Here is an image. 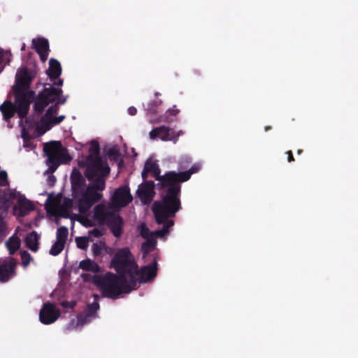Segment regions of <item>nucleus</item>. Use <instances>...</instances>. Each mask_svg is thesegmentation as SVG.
Wrapping results in <instances>:
<instances>
[{
  "mask_svg": "<svg viewBox=\"0 0 358 358\" xmlns=\"http://www.w3.org/2000/svg\"><path fill=\"white\" fill-rule=\"evenodd\" d=\"M111 266L118 275L108 272L96 280L104 296L115 299L120 294H128L136 289L137 280L133 275L136 262L129 248H121L115 254Z\"/></svg>",
  "mask_w": 358,
  "mask_h": 358,
  "instance_id": "nucleus-1",
  "label": "nucleus"
},
{
  "mask_svg": "<svg viewBox=\"0 0 358 358\" xmlns=\"http://www.w3.org/2000/svg\"><path fill=\"white\" fill-rule=\"evenodd\" d=\"M199 169L200 166L195 164L185 171H168L164 175L163 181L157 184L158 189L166 188L161 201H155L152 207L158 224L174 217L176 213L181 209L180 184L189 180L192 175L197 173Z\"/></svg>",
  "mask_w": 358,
  "mask_h": 358,
  "instance_id": "nucleus-2",
  "label": "nucleus"
},
{
  "mask_svg": "<svg viewBox=\"0 0 358 358\" xmlns=\"http://www.w3.org/2000/svg\"><path fill=\"white\" fill-rule=\"evenodd\" d=\"M62 88L54 87L50 84H45V88L38 92L33 104V111L35 115H41L45 108L52 103L40 119L41 125L38 127V129L41 130V134L55 126L51 120V116L58 113L59 106L64 104L68 99V96H64Z\"/></svg>",
  "mask_w": 358,
  "mask_h": 358,
  "instance_id": "nucleus-3",
  "label": "nucleus"
},
{
  "mask_svg": "<svg viewBox=\"0 0 358 358\" xmlns=\"http://www.w3.org/2000/svg\"><path fill=\"white\" fill-rule=\"evenodd\" d=\"M36 76V71L28 68L22 69L16 75L13 91L19 108V117L21 119L27 117L31 103H34L37 97L38 94L30 90L31 83Z\"/></svg>",
  "mask_w": 358,
  "mask_h": 358,
  "instance_id": "nucleus-4",
  "label": "nucleus"
},
{
  "mask_svg": "<svg viewBox=\"0 0 358 358\" xmlns=\"http://www.w3.org/2000/svg\"><path fill=\"white\" fill-rule=\"evenodd\" d=\"M109 173L107 170L103 172H94L92 177H90L87 171H85V176L91 182V185L85 187L82 195L76 199L80 213H86L94 203L101 199L102 194L99 192L105 189L106 180Z\"/></svg>",
  "mask_w": 358,
  "mask_h": 358,
  "instance_id": "nucleus-5",
  "label": "nucleus"
},
{
  "mask_svg": "<svg viewBox=\"0 0 358 358\" xmlns=\"http://www.w3.org/2000/svg\"><path fill=\"white\" fill-rule=\"evenodd\" d=\"M43 152L48 157L50 169L54 171L60 164H67L71 160L66 149L62 148L60 141H50L45 143Z\"/></svg>",
  "mask_w": 358,
  "mask_h": 358,
  "instance_id": "nucleus-6",
  "label": "nucleus"
},
{
  "mask_svg": "<svg viewBox=\"0 0 358 358\" xmlns=\"http://www.w3.org/2000/svg\"><path fill=\"white\" fill-rule=\"evenodd\" d=\"M89 152L90 154L86 159L85 168V171H87L88 176L92 177L94 172H103L106 170L110 173V167L108 165H103L102 163L98 141L95 140H92L91 141Z\"/></svg>",
  "mask_w": 358,
  "mask_h": 358,
  "instance_id": "nucleus-7",
  "label": "nucleus"
},
{
  "mask_svg": "<svg viewBox=\"0 0 358 358\" xmlns=\"http://www.w3.org/2000/svg\"><path fill=\"white\" fill-rule=\"evenodd\" d=\"M153 262L140 270H138V265L136 264V268L134 271V276L139 283H145L152 280L157 274V255H153Z\"/></svg>",
  "mask_w": 358,
  "mask_h": 358,
  "instance_id": "nucleus-8",
  "label": "nucleus"
},
{
  "mask_svg": "<svg viewBox=\"0 0 358 358\" xmlns=\"http://www.w3.org/2000/svg\"><path fill=\"white\" fill-rule=\"evenodd\" d=\"M16 260L11 257L0 259V282H6L16 274Z\"/></svg>",
  "mask_w": 358,
  "mask_h": 358,
  "instance_id": "nucleus-9",
  "label": "nucleus"
},
{
  "mask_svg": "<svg viewBox=\"0 0 358 358\" xmlns=\"http://www.w3.org/2000/svg\"><path fill=\"white\" fill-rule=\"evenodd\" d=\"M62 69L59 62L54 58H51L49 60V68L46 71V73L48 76L50 80L52 83H49L54 87L61 88L64 84L63 79L60 78ZM46 83L43 85L45 86Z\"/></svg>",
  "mask_w": 358,
  "mask_h": 358,
  "instance_id": "nucleus-10",
  "label": "nucleus"
},
{
  "mask_svg": "<svg viewBox=\"0 0 358 358\" xmlns=\"http://www.w3.org/2000/svg\"><path fill=\"white\" fill-rule=\"evenodd\" d=\"M59 316V310L57 309L55 304L50 302L45 303L39 313L40 321L44 324H50L55 322Z\"/></svg>",
  "mask_w": 358,
  "mask_h": 358,
  "instance_id": "nucleus-11",
  "label": "nucleus"
},
{
  "mask_svg": "<svg viewBox=\"0 0 358 358\" xmlns=\"http://www.w3.org/2000/svg\"><path fill=\"white\" fill-rule=\"evenodd\" d=\"M71 192L73 197L76 199L83 194L86 186V181L80 171L74 168L71 174Z\"/></svg>",
  "mask_w": 358,
  "mask_h": 358,
  "instance_id": "nucleus-12",
  "label": "nucleus"
},
{
  "mask_svg": "<svg viewBox=\"0 0 358 358\" xmlns=\"http://www.w3.org/2000/svg\"><path fill=\"white\" fill-rule=\"evenodd\" d=\"M157 185L152 180L145 181L142 183L136 191L137 196L144 204L150 203L155 195V187Z\"/></svg>",
  "mask_w": 358,
  "mask_h": 358,
  "instance_id": "nucleus-13",
  "label": "nucleus"
},
{
  "mask_svg": "<svg viewBox=\"0 0 358 358\" xmlns=\"http://www.w3.org/2000/svg\"><path fill=\"white\" fill-rule=\"evenodd\" d=\"M16 196L15 197V201L17 200V205L13 206V211L15 213H18V215L21 217H24L27 215L29 212L34 210V206L28 200L24 195L17 192L16 191H13Z\"/></svg>",
  "mask_w": 358,
  "mask_h": 358,
  "instance_id": "nucleus-14",
  "label": "nucleus"
},
{
  "mask_svg": "<svg viewBox=\"0 0 358 358\" xmlns=\"http://www.w3.org/2000/svg\"><path fill=\"white\" fill-rule=\"evenodd\" d=\"M112 199L115 205L124 207L132 201L133 196L130 193L129 187L127 185H123L115 191Z\"/></svg>",
  "mask_w": 358,
  "mask_h": 358,
  "instance_id": "nucleus-15",
  "label": "nucleus"
},
{
  "mask_svg": "<svg viewBox=\"0 0 358 358\" xmlns=\"http://www.w3.org/2000/svg\"><path fill=\"white\" fill-rule=\"evenodd\" d=\"M181 131L177 135L175 134L174 131H171V129L166 126H161L153 129L150 132V137L152 139L159 138L164 141H172L176 142Z\"/></svg>",
  "mask_w": 358,
  "mask_h": 358,
  "instance_id": "nucleus-16",
  "label": "nucleus"
},
{
  "mask_svg": "<svg viewBox=\"0 0 358 358\" xmlns=\"http://www.w3.org/2000/svg\"><path fill=\"white\" fill-rule=\"evenodd\" d=\"M149 173H152L159 182H162L164 180V175H160L161 170L158 164L151 159H148L144 164L143 170L141 173L142 178L145 180Z\"/></svg>",
  "mask_w": 358,
  "mask_h": 358,
  "instance_id": "nucleus-17",
  "label": "nucleus"
},
{
  "mask_svg": "<svg viewBox=\"0 0 358 358\" xmlns=\"http://www.w3.org/2000/svg\"><path fill=\"white\" fill-rule=\"evenodd\" d=\"M123 224V220L119 215H111L107 219V225L116 238H119L122 234Z\"/></svg>",
  "mask_w": 358,
  "mask_h": 358,
  "instance_id": "nucleus-18",
  "label": "nucleus"
},
{
  "mask_svg": "<svg viewBox=\"0 0 358 358\" xmlns=\"http://www.w3.org/2000/svg\"><path fill=\"white\" fill-rule=\"evenodd\" d=\"M16 194L12 191H6L0 189V210L2 213H7L8 209L10 208Z\"/></svg>",
  "mask_w": 358,
  "mask_h": 358,
  "instance_id": "nucleus-19",
  "label": "nucleus"
},
{
  "mask_svg": "<svg viewBox=\"0 0 358 358\" xmlns=\"http://www.w3.org/2000/svg\"><path fill=\"white\" fill-rule=\"evenodd\" d=\"M0 110L2 113L3 118L6 120L13 117L15 113L19 115V108L15 100V104L10 101H5L1 105Z\"/></svg>",
  "mask_w": 358,
  "mask_h": 358,
  "instance_id": "nucleus-20",
  "label": "nucleus"
},
{
  "mask_svg": "<svg viewBox=\"0 0 358 358\" xmlns=\"http://www.w3.org/2000/svg\"><path fill=\"white\" fill-rule=\"evenodd\" d=\"M99 309V304L97 301H94L92 303L87 306L86 310V314L85 315H78V320L81 324H83L87 322L88 317H94Z\"/></svg>",
  "mask_w": 358,
  "mask_h": 358,
  "instance_id": "nucleus-21",
  "label": "nucleus"
},
{
  "mask_svg": "<svg viewBox=\"0 0 358 358\" xmlns=\"http://www.w3.org/2000/svg\"><path fill=\"white\" fill-rule=\"evenodd\" d=\"M39 235L36 231L30 232L25 238L26 246L33 252H36L38 249Z\"/></svg>",
  "mask_w": 358,
  "mask_h": 358,
  "instance_id": "nucleus-22",
  "label": "nucleus"
},
{
  "mask_svg": "<svg viewBox=\"0 0 358 358\" xmlns=\"http://www.w3.org/2000/svg\"><path fill=\"white\" fill-rule=\"evenodd\" d=\"M32 48L36 52H49V42L45 38H38L32 40Z\"/></svg>",
  "mask_w": 358,
  "mask_h": 358,
  "instance_id": "nucleus-23",
  "label": "nucleus"
},
{
  "mask_svg": "<svg viewBox=\"0 0 358 358\" xmlns=\"http://www.w3.org/2000/svg\"><path fill=\"white\" fill-rule=\"evenodd\" d=\"M9 254L13 255L20 247V240L16 236H10L6 242Z\"/></svg>",
  "mask_w": 358,
  "mask_h": 358,
  "instance_id": "nucleus-24",
  "label": "nucleus"
},
{
  "mask_svg": "<svg viewBox=\"0 0 358 358\" xmlns=\"http://www.w3.org/2000/svg\"><path fill=\"white\" fill-rule=\"evenodd\" d=\"M157 241L155 238H150L145 241L141 246L143 258H145L150 252H152L155 249Z\"/></svg>",
  "mask_w": 358,
  "mask_h": 358,
  "instance_id": "nucleus-25",
  "label": "nucleus"
},
{
  "mask_svg": "<svg viewBox=\"0 0 358 358\" xmlns=\"http://www.w3.org/2000/svg\"><path fill=\"white\" fill-rule=\"evenodd\" d=\"M163 227L159 230H156L154 231L155 236L157 238V236L162 237L167 234L169 232V229L173 226L174 221L173 220H170L169 218L166 220L164 222H162ZM162 224V223L160 224Z\"/></svg>",
  "mask_w": 358,
  "mask_h": 358,
  "instance_id": "nucleus-26",
  "label": "nucleus"
},
{
  "mask_svg": "<svg viewBox=\"0 0 358 358\" xmlns=\"http://www.w3.org/2000/svg\"><path fill=\"white\" fill-rule=\"evenodd\" d=\"M79 267L86 271L95 272L98 269V265L90 259L81 261L80 262Z\"/></svg>",
  "mask_w": 358,
  "mask_h": 358,
  "instance_id": "nucleus-27",
  "label": "nucleus"
},
{
  "mask_svg": "<svg viewBox=\"0 0 358 358\" xmlns=\"http://www.w3.org/2000/svg\"><path fill=\"white\" fill-rule=\"evenodd\" d=\"M162 103V100L156 98L148 104L146 110L151 114H157L159 112L158 108L161 106Z\"/></svg>",
  "mask_w": 358,
  "mask_h": 358,
  "instance_id": "nucleus-28",
  "label": "nucleus"
},
{
  "mask_svg": "<svg viewBox=\"0 0 358 358\" xmlns=\"http://www.w3.org/2000/svg\"><path fill=\"white\" fill-rule=\"evenodd\" d=\"M69 234L68 228L66 227H60L57 231V241L63 243H66Z\"/></svg>",
  "mask_w": 358,
  "mask_h": 358,
  "instance_id": "nucleus-29",
  "label": "nucleus"
},
{
  "mask_svg": "<svg viewBox=\"0 0 358 358\" xmlns=\"http://www.w3.org/2000/svg\"><path fill=\"white\" fill-rule=\"evenodd\" d=\"M106 248V243L100 241L99 243H95L92 245V251L94 257H99L102 254L103 250Z\"/></svg>",
  "mask_w": 358,
  "mask_h": 358,
  "instance_id": "nucleus-30",
  "label": "nucleus"
},
{
  "mask_svg": "<svg viewBox=\"0 0 358 358\" xmlns=\"http://www.w3.org/2000/svg\"><path fill=\"white\" fill-rule=\"evenodd\" d=\"M140 235L146 241L150 238H155L154 232H151L145 224H142L140 229Z\"/></svg>",
  "mask_w": 358,
  "mask_h": 358,
  "instance_id": "nucleus-31",
  "label": "nucleus"
},
{
  "mask_svg": "<svg viewBox=\"0 0 358 358\" xmlns=\"http://www.w3.org/2000/svg\"><path fill=\"white\" fill-rule=\"evenodd\" d=\"M64 243L56 241L50 250V254L53 256L58 255L64 250Z\"/></svg>",
  "mask_w": 358,
  "mask_h": 358,
  "instance_id": "nucleus-32",
  "label": "nucleus"
},
{
  "mask_svg": "<svg viewBox=\"0 0 358 358\" xmlns=\"http://www.w3.org/2000/svg\"><path fill=\"white\" fill-rule=\"evenodd\" d=\"M76 243L78 248L86 250L88 248L89 238L86 236L77 237Z\"/></svg>",
  "mask_w": 358,
  "mask_h": 358,
  "instance_id": "nucleus-33",
  "label": "nucleus"
},
{
  "mask_svg": "<svg viewBox=\"0 0 358 358\" xmlns=\"http://www.w3.org/2000/svg\"><path fill=\"white\" fill-rule=\"evenodd\" d=\"M20 257L22 259V266L24 268H27V266L30 264V262L33 260V258L31 256V255L25 250L20 252Z\"/></svg>",
  "mask_w": 358,
  "mask_h": 358,
  "instance_id": "nucleus-34",
  "label": "nucleus"
},
{
  "mask_svg": "<svg viewBox=\"0 0 358 358\" xmlns=\"http://www.w3.org/2000/svg\"><path fill=\"white\" fill-rule=\"evenodd\" d=\"M8 231L6 222L0 217V243L3 241L7 236Z\"/></svg>",
  "mask_w": 358,
  "mask_h": 358,
  "instance_id": "nucleus-35",
  "label": "nucleus"
},
{
  "mask_svg": "<svg viewBox=\"0 0 358 358\" xmlns=\"http://www.w3.org/2000/svg\"><path fill=\"white\" fill-rule=\"evenodd\" d=\"M179 113V110L173 108L171 110H167L166 113V118L167 122H172L174 120V117Z\"/></svg>",
  "mask_w": 358,
  "mask_h": 358,
  "instance_id": "nucleus-36",
  "label": "nucleus"
},
{
  "mask_svg": "<svg viewBox=\"0 0 358 358\" xmlns=\"http://www.w3.org/2000/svg\"><path fill=\"white\" fill-rule=\"evenodd\" d=\"M8 185V175L6 171H0V186L5 187Z\"/></svg>",
  "mask_w": 358,
  "mask_h": 358,
  "instance_id": "nucleus-37",
  "label": "nucleus"
},
{
  "mask_svg": "<svg viewBox=\"0 0 358 358\" xmlns=\"http://www.w3.org/2000/svg\"><path fill=\"white\" fill-rule=\"evenodd\" d=\"M89 235L96 238H99L103 235V231L101 229L94 228L90 231Z\"/></svg>",
  "mask_w": 358,
  "mask_h": 358,
  "instance_id": "nucleus-38",
  "label": "nucleus"
},
{
  "mask_svg": "<svg viewBox=\"0 0 358 358\" xmlns=\"http://www.w3.org/2000/svg\"><path fill=\"white\" fill-rule=\"evenodd\" d=\"M66 116L64 115H59V116H57V117H53L51 116V120L52 122V123L54 124V125H57L59 124H60L64 119H65Z\"/></svg>",
  "mask_w": 358,
  "mask_h": 358,
  "instance_id": "nucleus-39",
  "label": "nucleus"
},
{
  "mask_svg": "<svg viewBox=\"0 0 358 358\" xmlns=\"http://www.w3.org/2000/svg\"><path fill=\"white\" fill-rule=\"evenodd\" d=\"M61 305L63 308H73L76 305V302L73 301H64L61 303Z\"/></svg>",
  "mask_w": 358,
  "mask_h": 358,
  "instance_id": "nucleus-40",
  "label": "nucleus"
},
{
  "mask_svg": "<svg viewBox=\"0 0 358 358\" xmlns=\"http://www.w3.org/2000/svg\"><path fill=\"white\" fill-rule=\"evenodd\" d=\"M107 155L109 157H114V158H117L118 156H119V152L117 149L115 148H111V149H109L107 152Z\"/></svg>",
  "mask_w": 358,
  "mask_h": 358,
  "instance_id": "nucleus-41",
  "label": "nucleus"
},
{
  "mask_svg": "<svg viewBox=\"0 0 358 358\" xmlns=\"http://www.w3.org/2000/svg\"><path fill=\"white\" fill-rule=\"evenodd\" d=\"M43 62H46L48 57V52H37Z\"/></svg>",
  "mask_w": 358,
  "mask_h": 358,
  "instance_id": "nucleus-42",
  "label": "nucleus"
},
{
  "mask_svg": "<svg viewBox=\"0 0 358 358\" xmlns=\"http://www.w3.org/2000/svg\"><path fill=\"white\" fill-rule=\"evenodd\" d=\"M127 111H128V113L132 116L136 115V113H137V109L134 106H130L128 108Z\"/></svg>",
  "mask_w": 358,
  "mask_h": 358,
  "instance_id": "nucleus-43",
  "label": "nucleus"
},
{
  "mask_svg": "<svg viewBox=\"0 0 358 358\" xmlns=\"http://www.w3.org/2000/svg\"><path fill=\"white\" fill-rule=\"evenodd\" d=\"M286 154L287 155V161L289 162H292L295 160L292 152L291 150L286 152Z\"/></svg>",
  "mask_w": 358,
  "mask_h": 358,
  "instance_id": "nucleus-44",
  "label": "nucleus"
},
{
  "mask_svg": "<svg viewBox=\"0 0 358 358\" xmlns=\"http://www.w3.org/2000/svg\"><path fill=\"white\" fill-rule=\"evenodd\" d=\"M6 52H4L3 50L0 49V64H2L5 61V55Z\"/></svg>",
  "mask_w": 358,
  "mask_h": 358,
  "instance_id": "nucleus-45",
  "label": "nucleus"
},
{
  "mask_svg": "<svg viewBox=\"0 0 358 358\" xmlns=\"http://www.w3.org/2000/svg\"><path fill=\"white\" fill-rule=\"evenodd\" d=\"M99 214L101 215V218H102L103 220H104V219H105V217H106V215H105V213H104L103 212L99 213V212L98 211V207H96V212H95V215H96V216H99Z\"/></svg>",
  "mask_w": 358,
  "mask_h": 358,
  "instance_id": "nucleus-46",
  "label": "nucleus"
},
{
  "mask_svg": "<svg viewBox=\"0 0 358 358\" xmlns=\"http://www.w3.org/2000/svg\"><path fill=\"white\" fill-rule=\"evenodd\" d=\"M185 162H186L187 164V165H185V166H182V165H180V169H186V168H187L188 164H190V162H190V161H189V160H187V159H186V160H185Z\"/></svg>",
  "mask_w": 358,
  "mask_h": 358,
  "instance_id": "nucleus-47",
  "label": "nucleus"
},
{
  "mask_svg": "<svg viewBox=\"0 0 358 358\" xmlns=\"http://www.w3.org/2000/svg\"><path fill=\"white\" fill-rule=\"evenodd\" d=\"M264 129H265L266 131H267L271 129V126H266V127H265Z\"/></svg>",
  "mask_w": 358,
  "mask_h": 358,
  "instance_id": "nucleus-48",
  "label": "nucleus"
},
{
  "mask_svg": "<svg viewBox=\"0 0 358 358\" xmlns=\"http://www.w3.org/2000/svg\"><path fill=\"white\" fill-rule=\"evenodd\" d=\"M66 204H69V206H71L72 201L71 199H68Z\"/></svg>",
  "mask_w": 358,
  "mask_h": 358,
  "instance_id": "nucleus-49",
  "label": "nucleus"
},
{
  "mask_svg": "<svg viewBox=\"0 0 358 358\" xmlns=\"http://www.w3.org/2000/svg\"><path fill=\"white\" fill-rule=\"evenodd\" d=\"M302 152H303V150H301V149H299V150H297V154L298 155H301Z\"/></svg>",
  "mask_w": 358,
  "mask_h": 358,
  "instance_id": "nucleus-50",
  "label": "nucleus"
},
{
  "mask_svg": "<svg viewBox=\"0 0 358 358\" xmlns=\"http://www.w3.org/2000/svg\"><path fill=\"white\" fill-rule=\"evenodd\" d=\"M94 299H95L96 300H97V299H98V298H99V296H98V295H97V294H94Z\"/></svg>",
  "mask_w": 358,
  "mask_h": 358,
  "instance_id": "nucleus-51",
  "label": "nucleus"
},
{
  "mask_svg": "<svg viewBox=\"0 0 358 358\" xmlns=\"http://www.w3.org/2000/svg\"><path fill=\"white\" fill-rule=\"evenodd\" d=\"M25 49V45L24 44L21 48V50H24Z\"/></svg>",
  "mask_w": 358,
  "mask_h": 358,
  "instance_id": "nucleus-52",
  "label": "nucleus"
}]
</instances>
